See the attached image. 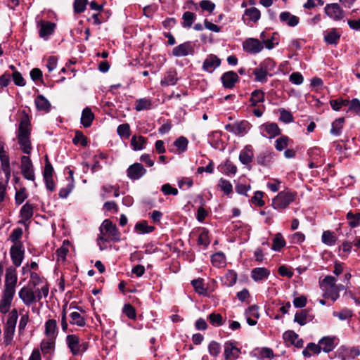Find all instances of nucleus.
<instances>
[{"label":"nucleus","mask_w":360,"mask_h":360,"mask_svg":"<svg viewBox=\"0 0 360 360\" xmlns=\"http://www.w3.org/2000/svg\"><path fill=\"white\" fill-rule=\"evenodd\" d=\"M72 143L75 145L80 143L82 146L87 145V138L83 134L81 131H76L75 136L72 139Z\"/></svg>","instance_id":"obj_62"},{"label":"nucleus","mask_w":360,"mask_h":360,"mask_svg":"<svg viewBox=\"0 0 360 360\" xmlns=\"http://www.w3.org/2000/svg\"><path fill=\"white\" fill-rule=\"evenodd\" d=\"M10 255L13 267H19L24 259L25 248L22 243H18L16 245H13L10 249Z\"/></svg>","instance_id":"obj_7"},{"label":"nucleus","mask_w":360,"mask_h":360,"mask_svg":"<svg viewBox=\"0 0 360 360\" xmlns=\"http://www.w3.org/2000/svg\"><path fill=\"white\" fill-rule=\"evenodd\" d=\"M218 186L224 191V194L229 195L233 193V186L231 182L223 178L219 180Z\"/></svg>","instance_id":"obj_56"},{"label":"nucleus","mask_w":360,"mask_h":360,"mask_svg":"<svg viewBox=\"0 0 360 360\" xmlns=\"http://www.w3.org/2000/svg\"><path fill=\"white\" fill-rule=\"evenodd\" d=\"M127 172L130 179L137 180L146 174V169L141 164L134 163L129 167Z\"/></svg>","instance_id":"obj_17"},{"label":"nucleus","mask_w":360,"mask_h":360,"mask_svg":"<svg viewBox=\"0 0 360 360\" xmlns=\"http://www.w3.org/2000/svg\"><path fill=\"white\" fill-rule=\"evenodd\" d=\"M283 338L285 344L288 346L293 345L300 349L304 346V341L302 338H299V335L293 330H288L283 335Z\"/></svg>","instance_id":"obj_15"},{"label":"nucleus","mask_w":360,"mask_h":360,"mask_svg":"<svg viewBox=\"0 0 360 360\" xmlns=\"http://www.w3.org/2000/svg\"><path fill=\"white\" fill-rule=\"evenodd\" d=\"M66 343L73 355L80 354V339L76 335H68L66 337Z\"/></svg>","instance_id":"obj_21"},{"label":"nucleus","mask_w":360,"mask_h":360,"mask_svg":"<svg viewBox=\"0 0 360 360\" xmlns=\"http://www.w3.org/2000/svg\"><path fill=\"white\" fill-rule=\"evenodd\" d=\"M250 124L246 120H242L233 124L225 125V129L237 136H243L250 129Z\"/></svg>","instance_id":"obj_9"},{"label":"nucleus","mask_w":360,"mask_h":360,"mask_svg":"<svg viewBox=\"0 0 360 360\" xmlns=\"http://www.w3.org/2000/svg\"><path fill=\"white\" fill-rule=\"evenodd\" d=\"M117 132L122 138L128 139L130 136V126L128 123L120 124L117 127Z\"/></svg>","instance_id":"obj_58"},{"label":"nucleus","mask_w":360,"mask_h":360,"mask_svg":"<svg viewBox=\"0 0 360 360\" xmlns=\"http://www.w3.org/2000/svg\"><path fill=\"white\" fill-rule=\"evenodd\" d=\"M56 24L49 21L42 22L39 31V35L41 38L46 39L54 32Z\"/></svg>","instance_id":"obj_25"},{"label":"nucleus","mask_w":360,"mask_h":360,"mask_svg":"<svg viewBox=\"0 0 360 360\" xmlns=\"http://www.w3.org/2000/svg\"><path fill=\"white\" fill-rule=\"evenodd\" d=\"M269 275L270 271L264 267L254 268L251 271V277L256 282L268 278Z\"/></svg>","instance_id":"obj_24"},{"label":"nucleus","mask_w":360,"mask_h":360,"mask_svg":"<svg viewBox=\"0 0 360 360\" xmlns=\"http://www.w3.org/2000/svg\"><path fill=\"white\" fill-rule=\"evenodd\" d=\"M323 297L325 298H330L333 302L336 301L339 297L340 294L338 292L336 285L332 287H329L323 291Z\"/></svg>","instance_id":"obj_47"},{"label":"nucleus","mask_w":360,"mask_h":360,"mask_svg":"<svg viewBox=\"0 0 360 360\" xmlns=\"http://www.w3.org/2000/svg\"><path fill=\"white\" fill-rule=\"evenodd\" d=\"M349 351L345 346H341L335 352V356L340 360H348L349 359Z\"/></svg>","instance_id":"obj_64"},{"label":"nucleus","mask_w":360,"mask_h":360,"mask_svg":"<svg viewBox=\"0 0 360 360\" xmlns=\"http://www.w3.org/2000/svg\"><path fill=\"white\" fill-rule=\"evenodd\" d=\"M152 107L151 101L148 98H140L136 101L135 110L141 111L150 109Z\"/></svg>","instance_id":"obj_54"},{"label":"nucleus","mask_w":360,"mask_h":360,"mask_svg":"<svg viewBox=\"0 0 360 360\" xmlns=\"http://www.w3.org/2000/svg\"><path fill=\"white\" fill-rule=\"evenodd\" d=\"M253 75H255V81L257 82H266L267 81L268 76L271 77L273 74H269L262 67L258 66L253 70Z\"/></svg>","instance_id":"obj_35"},{"label":"nucleus","mask_w":360,"mask_h":360,"mask_svg":"<svg viewBox=\"0 0 360 360\" xmlns=\"http://www.w3.org/2000/svg\"><path fill=\"white\" fill-rule=\"evenodd\" d=\"M254 153L251 146H246L239 155V160L243 165H248L252 160Z\"/></svg>","instance_id":"obj_27"},{"label":"nucleus","mask_w":360,"mask_h":360,"mask_svg":"<svg viewBox=\"0 0 360 360\" xmlns=\"http://www.w3.org/2000/svg\"><path fill=\"white\" fill-rule=\"evenodd\" d=\"M337 238L333 232L330 231H325L323 232L321 236L322 242L329 246H331L335 243Z\"/></svg>","instance_id":"obj_46"},{"label":"nucleus","mask_w":360,"mask_h":360,"mask_svg":"<svg viewBox=\"0 0 360 360\" xmlns=\"http://www.w3.org/2000/svg\"><path fill=\"white\" fill-rule=\"evenodd\" d=\"M345 123L344 117H339L335 120L331 124L330 133L333 136H340L342 133V129Z\"/></svg>","instance_id":"obj_34"},{"label":"nucleus","mask_w":360,"mask_h":360,"mask_svg":"<svg viewBox=\"0 0 360 360\" xmlns=\"http://www.w3.org/2000/svg\"><path fill=\"white\" fill-rule=\"evenodd\" d=\"M263 128L269 139H273L281 134V131L278 124L274 122L266 123L263 124Z\"/></svg>","instance_id":"obj_29"},{"label":"nucleus","mask_w":360,"mask_h":360,"mask_svg":"<svg viewBox=\"0 0 360 360\" xmlns=\"http://www.w3.org/2000/svg\"><path fill=\"white\" fill-rule=\"evenodd\" d=\"M280 21L285 23L289 27H295L299 24L300 19L296 15L291 14L288 11H283L280 13Z\"/></svg>","instance_id":"obj_23"},{"label":"nucleus","mask_w":360,"mask_h":360,"mask_svg":"<svg viewBox=\"0 0 360 360\" xmlns=\"http://www.w3.org/2000/svg\"><path fill=\"white\" fill-rule=\"evenodd\" d=\"M336 278L333 276H326L322 281L319 282L320 288L322 291L336 285Z\"/></svg>","instance_id":"obj_52"},{"label":"nucleus","mask_w":360,"mask_h":360,"mask_svg":"<svg viewBox=\"0 0 360 360\" xmlns=\"http://www.w3.org/2000/svg\"><path fill=\"white\" fill-rule=\"evenodd\" d=\"M188 141L185 136H179L174 142V146L177 148L179 153H184L187 150Z\"/></svg>","instance_id":"obj_51"},{"label":"nucleus","mask_w":360,"mask_h":360,"mask_svg":"<svg viewBox=\"0 0 360 360\" xmlns=\"http://www.w3.org/2000/svg\"><path fill=\"white\" fill-rule=\"evenodd\" d=\"M58 333L57 321L55 319L47 320L45 323V335L48 338H56Z\"/></svg>","instance_id":"obj_26"},{"label":"nucleus","mask_w":360,"mask_h":360,"mask_svg":"<svg viewBox=\"0 0 360 360\" xmlns=\"http://www.w3.org/2000/svg\"><path fill=\"white\" fill-rule=\"evenodd\" d=\"M264 92L260 89H256L251 93L250 98V105L256 106L257 103L264 101Z\"/></svg>","instance_id":"obj_36"},{"label":"nucleus","mask_w":360,"mask_h":360,"mask_svg":"<svg viewBox=\"0 0 360 360\" xmlns=\"http://www.w3.org/2000/svg\"><path fill=\"white\" fill-rule=\"evenodd\" d=\"M276 62L271 58H266L259 65V67H262V69L267 72L269 74H273L276 68Z\"/></svg>","instance_id":"obj_50"},{"label":"nucleus","mask_w":360,"mask_h":360,"mask_svg":"<svg viewBox=\"0 0 360 360\" xmlns=\"http://www.w3.org/2000/svg\"><path fill=\"white\" fill-rule=\"evenodd\" d=\"M275 153L273 151L266 150L260 153L256 158L258 165L269 167L274 161Z\"/></svg>","instance_id":"obj_22"},{"label":"nucleus","mask_w":360,"mask_h":360,"mask_svg":"<svg viewBox=\"0 0 360 360\" xmlns=\"http://www.w3.org/2000/svg\"><path fill=\"white\" fill-rule=\"evenodd\" d=\"M146 139L142 136L136 137L134 136L131 140V145L134 150H140L144 148Z\"/></svg>","instance_id":"obj_49"},{"label":"nucleus","mask_w":360,"mask_h":360,"mask_svg":"<svg viewBox=\"0 0 360 360\" xmlns=\"http://www.w3.org/2000/svg\"><path fill=\"white\" fill-rule=\"evenodd\" d=\"M264 193L259 191H257L252 196L251 201L252 202L258 207H263L265 205L264 201L263 200Z\"/></svg>","instance_id":"obj_63"},{"label":"nucleus","mask_w":360,"mask_h":360,"mask_svg":"<svg viewBox=\"0 0 360 360\" xmlns=\"http://www.w3.org/2000/svg\"><path fill=\"white\" fill-rule=\"evenodd\" d=\"M135 230L141 234H144L153 232L155 230V227L148 226V222L143 220L136 224Z\"/></svg>","instance_id":"obj_40"},{"label":"nucleus","mask_w":360,"mask_h":360,"mask_svg":"<svg viewBox=\"0 0 360 360\" xmlns=\"http://www.w3.org/2000/svg\"><path fill=\"white\" fill-rule=\"evenodd\" d=\"M333 316L338 318L340 321H346L352 317L353 311L348 308H344L339 311H333Z\"/></svg>","instance_id":"obj_44"},{"label":"nucleus","mask_w":360,"mask_h":360,"mask_svg":"<svg viewBox=\"0 0 360 360\" xmlns=\"http://www.w3.org/2000/svg\"><path fill=\"white\" fill-rule=\"evenodd\" d=\"M288 141L289 138L286 136H282L277 139L275 141L276 149L278 151H282L288 146Z\"/></svg>","instance_id":"obj_61"},{"label":"nucleus","mask_w":360,"mask_h":360,"mask_svg":"<svg viewBox=\"0 0 360 360\" xmlns=\"http://www.w3.org/2000/svg\"><path fill=\"white\" fill-rule=\"evenodd\" d=\"M70 323L72 325H76L79 327H83L86 325L85 319L81 316L78 312H72L70 315Z\"/></svg>","instance_id":"obj_48"},{"label":"nucleus","mask_w":360,"mask_h":360,"mask_svg":"<svg viewBox=\"0 0 360 360\" xmlns=\"http://www.w3.org/2000/svg\"><path fill=\"white\" fill-rule=\"evenodd\" d=\"M34 207L27 202L20 210V217L24 221L30 220L33 216Z\"/></svg>","instance_id":"obj_38"},{"label":"nucleus","mask_w":360,"mask_h":360,"mask_svg":"<svg viewBox=\"0 0 360 360\" xmlns=\"http://www.w3.org/2000/svg\"><path fill=\"white\" fill-rule=\"evenodd\" d=\"M321 352V348L319 347V344H315L314 342H309L307 344L306 347L302 351V355L304 357L309 358L311 357L313 354H319Z\"/></svg>","instance_id":"obj_32"},{"label":"nucleus","mask_w":360,"mask_h":360,"mask_svg":"<svg viewBox=\"0 0 360 360\" xmlns=\"http://www.w3.org/2000/svg\"><path fill=\"white\" fill-rule=\"evenodd\" d=\"M191 284L197 293L202 295L206 294L207 288L204 286L203 279H194L191 281Z\"/></svg>","instance_id":"obj_55"},{"label":"nucleus","mask_w":360,"mask_h":360,"mask_svg":"<svg viewBox=\"0 0 360 360\" xmlns=\"http://www.w3.org/2000/svg\"><path fill=\"white\" fill-rule=\"evenodd\" d=\"M178 81L177 73L174 70H169L166 72L163 79L161 81L162 86L174 85Z\"/></svg>","instance_id":"obj_30"},{"label":"nucleus","mask_w":360,"mask_h":360,"mask_svg":"<svg viewBox=\"0 0 360 360\" xmlns=\"http://www.w3.org/2000/svg\"><path fill=\"white\" fill-rule=\"evenodd\" d=\"M260 11L255 7H250L245 10L243 20L247 24H248L250 21L255 23L260 19Z\"/></svg>","instance_id":"obj_20"},{"label":"nucleus","mask_w":360,"mask_h":360,"mask_svg":"<svg viewBox=\"0 0 360 360\" xmlns=\"http://www.w3.org/2000/svg\"><path fill=\"white\" fill-rule=\"evenodd\" d=\"M221 81L225 89H233L235 84L239 81V77L233 71L224 72L221 77Z\"/></svg>","instance_id":"obj_16"},{"label":"nucleus","mask_w":360,"mask_h":360,"mask_svg":"<svg viewBox=\"0 0 360 360\" xmlns=\"http://www.w3.org/2000/svg\"><path fill=\"white\" fill-rule=\"evenodd\" d=\"M22 228H16L11 232L9 240L13 243V245H16L18 243H22L20 239L22 238Z\"/></svg>","instance_id":"obj_60"},{"label":"nucleus","mask_w":360,"mask_h":360,"mask_svg":"<svg viewBox=\"0 0 360 360\" xmlns=\"http://www.w3.org/2000/svg\"><path fill=\"white\" fill-rule=\"evenodd\" d=\"M94 119V115L91 110L88 107L85 108L82 112L81 124L84 127L88 128L91 125Z\"/></svg>","instance_id":"obj_28"},{"label":"nucleus","mask_w":360,"mask_h":360,"mask_svg":"<svg viewBox=\"0 0 360 360\" xmlns=\"http://www.w3.org/2000/svg\"><path fill=\"white\" fill-rule=\"evenodd\" d=\"M311 309H305L296 312L294 318V321L297 322L300 326H304L308 322H310L314 319V315L311 313Z\"/></svg>","instance_id":"obj_19"},{"label":"nucleus","mask_w":360,"mask_h":360,"mask_svg":"<svg viewBox=\"0 0 360 360\" xmlns=\"http://www.w3.org/2000/svg\"><path fill=\"white\" fill-rule=\"evenodd\" d=\"M207 319L214 326H221L224 323V319L220 314L211 313Z\"/></svg>","instance_id":"obj_53"},{"label":"nucleus","mask_w":360,"mask_h":360,"mask_svg":"<svg viewBox=\"0 0 360 360\" xmlns=\"http://www.w3.org/2000/svg\"><path fill=\"white\" fill-rule=\"evenodd\" d=\"M31 124L27 115H24L19 124L17 139L21 150L25 154H30L32 147L30 141Z\"/></svg>","instance_id":"obj_2"},{"label":"nucleus","mask_w":360,"mask_h":360,"mask_svg":"<svg viewBox=\"0 0 360 360\" xmlns=\"http://www.w3.org/2000/svg\"><path fill=\"white\" fill-rule=\"evenodd\" d=\"M18 318V311L13 309L8 316L4 330V339L6 345L11 343L15 330V326Z\"/></svg>","instance_id":"obj_6"},{"label":"nucleus","mask_w":360,"mask_h":360,"mask_svg":"<svg viewBox=\"0 0 360 360\" xmlns=\"http://www.w3.org/2000/svg\"><path fill=\"white\" fill-rule=\"evenodd\" d=\"M286 243L281 233H278L275 235L273 240V245L271 249L274 251H280L283 247H285Z\"/></svg>","instance_id":"obj_43"},{"label":"nucleus","mask_w":360,"mask_h":360,"mask_svg":"<svg viewBox=\"0 0 360 360\" xmlns=\"http://www.w3.org/2000/svg\"><path fill=\"white\" fill-rule=\"evenodd\" d=\"M195 45L192 41H188L175 46L172 49V56L174 57H184L195 53Z\"/></svg>","instance_id":"obj_11"},{"label":"nucleus","mask_w":360,"mask_h":360,"mask_svg":"<svg viewBox=\"0 0 360 360\" xmlns=\"http://www.w3.org/2000/svg\"><path fill=\"white\" fill-rule=\"evenodd\" d=\"M240 349L238 348L235 343L231 341H227L224 344V359L231 360L238 357Z\"/></svg>","instance_id":"obj_18"},{"label":"nucleus","mask_w":360,"mask_h":360,"mask_svg":"<svg viewBox=\"0 0 360 360\" xmlns=\"http://www.w3.org/2000/svg\"><path fill=\"white\" fill-rule=\"evenodd\" d=\"M34 102L37 110L45 112L50 110L51 103L43 95H38Z\"/></svg>","instance_id":"obj_31"},{"label":"nucleus","mask_w":360,"mask_h":360,"mask_svg":"<svg viewBox=\"0 0 360 360\" xmlns=\"http://www.w3.org/2000/svg\"><path fill=\"white\" fill-rule=\"evenodd\" d=\"M326 14L335 21L345 18V11L338 3L327 4L324 8Z\"/></svg>","instance_id":"obj_10"},{"label":"nucleus","mask_w":360,"mask_h":360,"mask_svg":"<svg viewBox=\"0 0 360 360\" xmlns=\"http://www.w3.org/2000/svg\"><path fill=\"white\" fill-rule=\"evenodd\" d=\"M18 281L17 271L15 267L9 266L6 269L4 289L0 300V312H8L15 293Z\"/></svg>","instance_id":"obj_1"},{"label":"nucleus","mask_w":360,"mask_h":360,"mask_svg":"<svg viewBox=\"0 0 360 360\" xmlns=\"http://www.w3.org/2000/svg\"><path fill=\"white\" fill-rule=\"evenodd\" d=\"M346 219L349 221L348 225L351 228H356L360 225V212L354 214L349 211L346 215Z\"/></svg>","instance_id":"obj_41"},{"label":"nucleus","mask_w":360,"mask_h":360,"mask_svg":"<svg viewBox=\"0 0 360 360\" xmlns=\"http://www.w3.org/2000/svg\"><path fill=\"white\" fill-rule=\"evenodd\" d=\"M55 340L53 338H48L47 340H42L41 343V350L44 354H49L54 350Z\"/></svg>","instance_id":"obj_39"},{"label":"nucleus","mask_w":360,"mask_h":360,"mask_svg":"<svg viewBox=\"0 0 360 360\" xmlns=\"http://www.w3.org/2000/svg\"><path fill=\"white\" fill-rule=\"evenodd\" d=\"M34 288L26 285L23 286L18 292L20 299L26 306H30L33 303L40 301L43 297H46L49 295V288L47 284L43 285L41 289L37 288L34 290Z\"/></svg>","instance_id":"obj_3"},{"label":"nucleus","mask_w":360,"mask_h":360,"mask_svg":"<svg viewBox=\"0 0 360 360\" xmlns=\"http://www.w3.org/2000/svg\"><path fill=\"white\" fill-rule=\"evenodd\" d=\"M254 354L258 359H273L274 357L273 350L269 347L256 348L254 350Z\"/></svg>","instance_id":"obj_33"},{"label":"nucleus","mask_w":360,"mask_h":360,"mask_svg":"<svg viewBox=\"0 0 360 360\" xmlns=\"http://www.w3.org/2000/svg\"><path fill=\"white\" fill-rule=\"evenodd\" d=\"M263 49V43L255 38H248L243 42V49L250 54L259 53Z\"/></svg>","instance_id":"obj_12"},{"label":"nucleus","mask_w":360,"mask_h":360,"mask_svg":"<svg viewBox=\"0 0 360 360\" xmlns=\"http://www.w3.org/2000/svg\"><path fill=\"white\" fill-rule=\"evenodd\" d=\"M196 19L195 13L191 11H186L183 13L181 25L183 27H191Z\"/></svg>","instance_id":"obj_42"},{"label":"nucleus","mask_w":360,"mask_h":360,"mask_svg":"<svg viewBox=\"0 0 360 360\" xmlns=\"http://www.w3.org/2000/svg\"><path fill=\"white\" fill-rule=\"evenodd\" d=\"M221 65V59L216 55H208L202 63V69L209 73H212Z\"/></svg>","instance_id":"obj_14"},{"label":"nucleus","mask_w":360,"mask_h":360,"mask_svg":"<svg viewBox=\"0 0 360 360\" xmlns=\"http://www.w3.org/2000/svg\"><path fill=\"white\" fill-rule=\"evenodd\" d=\"M208 351L211 356L217 357L221 352V345L216 341H211L208 345Z\"/></svg>","instance_id":"obj_59"},{"label":"nucleus","mask_w":360,"mask_h":360,"mask_svg":"<svg viewBox=\"0 0 360 360\" xmlns=\"http://www.w3.org/2000/svg\"><path fill=\"white\" fill-rule=\"evenodd\" d=\"M20 169L25 179L34 181L35 176L32 160L29 156H22L20 159Z\"/></svg>","instance_id":"obj_8"},{"label":"nucleus","mask_w":360,"mask_h":360,"mask_svg":"<svg viewBox=\"0 0 360 360\" xmlns=\"http://www.w3.org/2000/svg\"><path fill=\"white\" fill-rule=\"evenodd\" d=\"M211 262L212 264L215 266H221L225 263L224 254L221 252L214 254L211 257Z\"/></svg>","instance_id":"obj_57"},{"label":"nucleus","mask_w":360,"mask_h":360,"mask_svg":"<svg viewBox=\"0 0 360 360\" xmlns=\"http://www.w3.org/2000/svg\"><path fill=\"white\" fill-rule=\"evenodd\" d=\"M237 278L238 276L236 272H235L233 270H229L224 275L223 282L226 285L231 287L236 283Z\"/></svg>","instance_id":"obj_45"},{"label":"nucleus","mask_w":360,"mask_h":360,"mask_svg":"<svg viewBox=\"0 0 360 360\" xmlns=\"http://www.w3.org/2000/svg\"><path fill=\"white\" fill-rule=\"evenodd\" d=\"M101 236L98 240L103 242H118L120 240L121 233L117 226L110 219H105L100 227Z\"/></svg>","instance_id":"obj_4"},{"label":"nucleus","mask_w":360,"mask_h":360,"mask_svg":"<svg viewBox=\"0 0 360 360\" xmlns=\"http://www.w3.org/2000/svg\"><path fill=\"white\" fill-rule=\"evenodd\" d=\"M340 38V34L338 33L335 28L331 29L324 36L325 41L328 44L336 45Z\"/></svg>","instance_id":"obj_37"},{"label":"nucleus","mask_w":360,"mask_h":360,"mask_svg":"<svg viewBox=\"0 0 360 360\" xmlns=\"http://www.w3.org/2000/svg\"><path fill=\"white\" fill-rule=\"evenodd\" d=\"M321 351L329 353L333 351L338 344V338L335 336H324L318 342Z\"/></svg>","instance_id":"obj_13"},{"label":"nucleus","mask_w":360,"mask_h":360,"mask_svg":"<svg viewBox=\"0 0 360 360\" xmlns=\"http://www.w3.org/2000/svg\"><path fill=\"white\" fill-rule=\"evenodd\" d=\"M296 197V192L289 190L281 191L273 198L271 205L275 210H284L295 201Z\"/></svg>","instance_id":"obj_5"}]
</instances>
